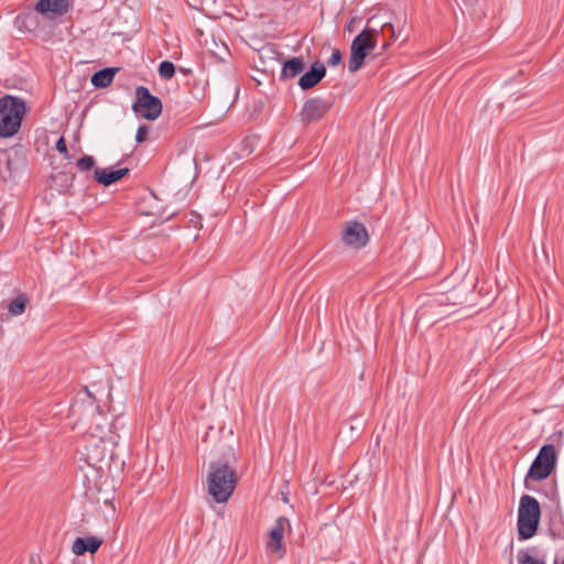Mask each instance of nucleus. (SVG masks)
I'll return each mask as SVG.
<instances>
[{
    "label": "nucleus",
    "mask_w": 564,
    "mask_h": 564,
    "mask_svg": "<svg viewBox=\"0 0 564 564\" xmlns=\"http://www.w3.org/2000/svg\"><path fill=\"white\" fill-rule=\"evenodd\" d=\"M70 7L69 0H39L35 10L43 15L58 18L65 15Z\"/></svg>",
    "instance_id": "12"
},
{
    "label": "nucleus",
    "mask_w": 564,
    "mask_h": 564,
    "mask_svg": "<svg viewBox=\"0 0 564 564\" xmlns=\"http://www.w3.org/2000/svg\"><path fill=\"white\" fill-rule=\"evenodd\" d=\"M148 132L149 130L145 126H140L137 130L135 141L139 143L143 142L148 137Z\"/></svg>",
    "instance_id": "25"
},
{
    "label": "nucleus",
    "mask_w": 564,
    "mask_h": 564,
    "mask_svg": "<svg viewBox=\"0 0 564 564\" xmlns=\"http://www.w3.org/2000/svg\"><path fill=\"white\" fill-rule=\"evenodd\" d=\"M325 75L326 73H304L299 80V85L302 89H310L317 85Z\"/></svg>",
    "instance_id": "16"
},
{
    "label": "nucleus",
    "mask_w": 564,
    "mask_h": 564,
    "mask_svg": "<svg viewBox=\"0 0 564 564\" xmlns=\"http://www.w3.org/2000/svg\"><path fill=\"white\" fill-rule=\"evenodd\" d=\"M321 54L326 58V64L330 67L338 66L343 59L340 50L336 47L324 46Z\"/></svg>",
    "instance_id": "15"
},
{
    "label": "nucleus",
    "mask_w": 564,
    "mask_h": 564,
    "mask_svg": "<svg viewBox=\"0 0 564 564\" xmlns=\"http://www.w3.org/2000/svg\"><path fill=\"white\" fill-rule=\"evenodd\" d=\"M341 238L346 246L360 249L367 245L369 235L362 223L350 220L343 225Z\"/></svg>",
    "instance_id": "9"
},
{
    "label": "nucleus",
    "mask_w": 564,
    "mask_h": 564,
    "mask_svg": "<svg viewBox=\"0 0 564 564\" xmlns=\"http://www.w3.org/2000/svg\"><path fill=\"white\" fill-rule=\"evenodd\" d=\"M299 73H281V79L286 80L288 78L295 77Z\"/></svg>",
    "instance_id": "30"
},
{
    "label": "nucleus",
    "mask_w": 564,
    "mask_h": 564,
    "mask_svg": "<svg viewBox=\"0 0 564 564\" xmlns=\"http://www.w3.org/2000/svg\"><path fill=\"white\" fill-rule=\"evenodd\" d=\"M95 165V159L90 155H84L77 160L76 166L79 171H89Z\"/></svg>",
    "instance_id": "22"
},
{
    "label": "nucleus",
    "mask_w": 564,
    "mask_h": 564,
    "mask_svg": "<svg viewBox=\"0 0 564 564\" xmlns=\"http://www.w3.org/2000/svg\"><path fill=\"white\" fill-rule=\"evenodd\" d=\"M130 170L128 167L119 169V170H110V169H96L94 171V178L104 186H109L117 181L121 180L126 175H128Z\"/></svg>",
    "instance_id": "14"
},
{
    "label": "nucleus",
    "mask_w": 564,
    "mask_h": 564,
    "mask_svg": "<svg viewBox=\"0 0 564 564\" xmlns=\"http://www.w3.org/2000/svg\"><path fill=\"white\" fill-rule=\"evenodd\" d=\"M332 102L322 98L308 99L302 109V120L305 123L322 119L330 109Z\"/></svg>",
    "instance_id": "11"
},
{
    "label": "nucleus",
    "mask_w": 564,
    "mask_h": 564,
    "mask_svg": "<svg viewBox=\"0 0 564 564\" xmlns=\"http://www.w3.org/2000/svg\"><path fill=\"white\" fill-rule=\"evenodd\" d=\"M379 33L377 30H362L351 42L348 70H358L365 58L375 50Z\"/></svg>",
    "instance_id": "5"
},
{
    "label": "nucleus",
    "mask_w": 564,
    "mask_h": 564,
    "mask_svg": "<svg viewBox=\"0 0 564 564\" xmlns=\"http://www.w3.org/2000/svg\"><path fill=\"white\" fill-rule=\"evenodd\" d=\"M85 402V398L84 397H77L74 401V403L72 404L70 406V412L74 414V415H77V414H82V408H83V404Z\"/></svg>",
    "instance_id": "23"
},
{
    "label": "nucleus",
    "mask_w": 564,
    "mask_h": 564,
    "mask_svg": "<svg viewBox=\"0 0 564 564\" xmlns=\"http://www.w3.org/2000/svg\"><path fill=\"white\" fill-rule=\"evenodd\" d=\"M85 398H87L89 403V409L93 413V422L88 429L87 438L89 440H98V441H108L111 435L110 431V422L107 416L101 413H97L96 406L94 404V399L85 388Z\"/></svg>",
    "instance_id": "8"
},
{
    "label": "nucleus",
    "mask_w": 564,
    "mask_h": 564,
    "mask_svg": "<svg viewBox=\"0 0 564 564\" xmlns=\"http://www.w3.org/2000/svg\"><path fill=\"white\" fill-rule=\"evenodd\" d=\"M104 543L101 538L86 536L76 538L72 545V551L76 555H84L86 552L95 553Z\"/></svg>",
    "instance_id": "13"
},
{
    "label": "nucleus",
    "mask_w": 564,
    "mask_h": 564,
    "mask_svg": "<svg viewBox=\"0 0 564 564\" xmlns=\"http://www.w3.org/2000/svg\"><path fill=\"white\" fill-rule=\"evenodd\" d=\"M517 557L518 564H545L543 560L533 557L525 550H520Z\"/></svg>",
    "instance_id": "21"
},
{
    "label": "nucleus",
    "mask_w": 564,
    "mask_h": 564,
    "mask_svg": "<svg viewBox=\"0 0 564 564\" xmlns=\"http://www.w3.org/2000/svg\"><path fill=\"white\" fill-rule=\"evenodd\" d=\"M386 30H388L391 33V37H398L401 34V30H399L397 33L393 24H391V23L383 24L382 32H384Z\"/></svg>",
    "instance_id": "26"
},
{
    "label": "nucleus",
    "mask_w": 564,
    "mask_h": 564,
    "mask_svg": "<svg viewBox=\"0 0 564 564\" xmlns=\"http://www.w3.org/2000/svg\"><path fill=\"white\" fill-rule=\"evenodd\" d=\"M25 102L13 96L0 98V137H13L21 128L25 115Z\"/></svg>",
    "instance_id": "2"
},
{
    "label": "nucleus",
    "mask_w": 564,
    "mask_h": 564,
    "mask_svg": "<svg viewBox=\"0 0 564 564\" xmlns=\"http://www.w3.org/2000/svg\"><path fill=\"white\" fill-rule=\"evenodd\" d=\"M132 110L141 118L155 120L162 113V101L159 97L151 95L147 87L139 86L135 89Z\"/></svg>",
    "instance_id": "7"
},
{
    "label": "nucleus",
    "mask_w": 564,
    "mask_h": 564,
    "mask_svg": "<svg viewBox=\"0 0 564 564\" xmlns=\"http://www.w3.org/2000/svg\"><path fill=\"white\" fill-rule=\"evenodd\" d=\"M55 148L61 154H63L65 158H68V150L64 137H61L57 140Z\"/></svg>",
    "instance_id": "24"
},
{
    "label": "nucleus",
    "mask_w": 564,
    "mask_h": 564,
    "mask_svg": "<svg viewBox=\"0 0 564 564\" xmlns=\"http://www.w3.org/2000/svg\"><path fill=\"white\" fill-rule=\"evenodd\" d=\"M259 77H252V80L256 83L257 86L261 85L263 80H270L271 79V73H259Z\"/></svg>",
    "instance_id": "27"
},
{
    "label": "nucleus",
    "mask_w": 564,
    "mask_h": 564,
    "mask_svg": "<svg viewBox=\"0 0 564 564\" xmlns=\"http://www.w3.org/2000/svg\"><path fill=\"white\" fill-rule=\"evenodd\" d=\"M236 454L232 448H229L223 459L209 464L207 475L208 494L218 503L227 502L236 488Z\"/></svg>",
    "instance_id": "1"
},
{
    "label": "nucleus",
    "mask_w": 564,
    "mask_h": 564,
    "mask_svg": "<svg viewBox=\"0 0 564 564\" xmlns=\"http://www.w3.org/2000/svg\"><path fill=\"white\" fill-rule=\"evenodd\" d=\"M215 50H210V56L218 59L221 63H226L230 57L228 47L221 43L220 45L215 43Z\"/></svg>",
    "instance_id": "19"
},
{
    "label": "nucleus",
    "mask_w": 564,
    "mask_h": 564,
    "mask_svg": "<svg viewBox=\"0 0 564 564\" xmlns=\"http://www.w3.org/2000/svg\"><path fill=\"white\" fill-rule=\"evenodd\" d=\"M290 527V522L285 517H279L273 527L269 532V540L267 541V552L276 554L278 557H282L285 553V547L283 546L282 540L284 535V531Z\"/></svg>",
    "instance_id": "10"
},
{
    "label": "nucleus",
    "mask_w": 564,
    "mask_h": 564,
    "mask_svg": "<svg viewBox=\"0 0 564 564\" xmlns=\"http://www.w3.org/2000/svg\"><path fill=\"white\" fill-rule=\"evenodd\" d=\"M158 70H175V66L170 61H163L160 65Z\"/></svg>",
    "instance_id": "28"
},
{
    "label": "nucleus",
    "mask_w": 564,
    "mask_h": 564,
    "mask_svg": "<svg viewBox=\"0 0 564 564\" xmlns=\"http://www.w3.org/2000/svg\"><path fill=\"white\" fill-rule=\"evenodd\" d=\"M175 73H160L161 77L165 80L171 79Z\"/></svg>",
    "instance_id": "31"
},
{
    "label": "nucleus",
    "mask_w": 564,
    "mask_h": 564,
    "mask_svg": "<svg viewBox=\"0 0 564 564\" xmlns=\"http://www.w3.org/2000/svg\"><path fill=\"white\" fill-rule=\"evenodd\" d=\"M28 297L24 294H20L18 297H15L13 301L10 302L8 306V311L10 315L18 316L21 315L26 306Z\"/></svg>",
    "instance_id": "17"
},
{
    "label": "nucleus",
    "mask_w": 564,
    "mask_h": 564,
    "mask_svg": "<svg viewBox=\"0 0 564 564\" xmlns=\"http://www.w3.org/2000/svg\"><path fill=\"white\" fill-rule=\"evenodd\" d=\"M541 508L538 500L529 495L520 498L518 510V534L520 540L532 538L539 528Z\"/></svg>",
    "instance_id": "3"
},
{
    "label": "nucleus",
    "mask_w": 564,
    "mask_h": 564,
    "mask_svg": "<svg viewBox=\"0 0 564 564\" xmlns=\"http://www.w3.org/2000/svg\"><path fill=\"white\" fill-rule=\"evenodd\" d=\"M115 74L116 73H94L91 76V84L96 88H105L112 83Z\"/></svg>",
    "instance_id": "18"
},
{
    "label": "nucleus",
    "mask_w": 564,
    "mask_h": 564,
    "mask_svg": "<svg viewBox=\"0 0 564 564\" xmlns=\"http://www.w3.org/2000/svg\"><path fill=\"white\" fill-rule=\"evenodd\" d=\"M556 466L555 447L552 444L543 445L533 459L524 479L527 489H531L530 481H540L547 478Z\"/></svg>",
    "instance_id": "4"
},
{
    "label": "nucleus",
    "mask_w": 564,
    "mask_h": 564,
    "mask_svg": "<svg viewBox=\"0 0 564 564\" xmlns=\"http://www.w3.org/2000/svg\"><path fill=\"white\" fill-rule=\"evenodd\" d=\"M100 70H121V68H120V67L112 66V67H104V68H101Z\"/></svg>",
    "instance_id": "32"
},
{
    "label": "nucleus",
    "mask_w": 564,
    "mask_h": 564,
    "mask_svg": "<svg viewBox=\"0 0 564 564\" xmlns=\"http://www.w3.org/2000/svg\"><path fill=\"white\" fill-rule=\"evenodd\" d=\"M84 452L85 463L94 468L97 474H104L105 469L110 466L112 459V451L107 448L108 444L113 445V437L108 441H98L87 438Z\"/></svg>",
    "instance_id": "6"
},
{
    "label": "nucleus",
    "mask_w": 564,
    "mask_h": 564,
    "mask_svg": "<svg viewBox=\"0 0 564 564\" xmlns=\"http://www.w3.org/2000/svg\"><path fill=\"white\" fill-rule=\"evenodd\" d=\"M304 62L299 57L290 58L281 64V70H304Z\"/></svg>",
    "instance_id": "20"
},
{
    "label": "nucleus",
    "mask_w": 564,
    "mask_h": 564,
    "mask_svg": "<svg viewBox=\"0 0 564 564\" xmlns=\"http://www.w3.org/2000/svg\"><path fill=\"white\" fill-rule=\"evenodd\" d=\"M308 70H326V64L321 61H316L310 66Z\"/></svg>",
    "instance_id": "29"
},
{
    "label": "nucleus",
    "mask_w": 564,
    "mask_h": 564,
    "mask_svg": "<svg viewBox=\"0 0 564 564\" xmlns=\"http://www.w3.org/2000/svg\"><path fill=\"white\" fill-rule=\"evenodd\" d=\"M178 70L184 72V70H188V69L184 68V67H180Z\"/></svg>",
    "instance_id": "34"
},
{
    "label": "nucleus",
    "mask_w": 564,
    "mask_h": 564,
    "mask_svg": "<svg viewBox=\"0 0 564 564\" xmlns=\"http://www.w3.org/2000/svg\"><path fill=\"white\" fill-rule=\"evenodd\" d=\"M12 161L10 159L7 160V167L9 171H11V167H12Z\"/></svg>",
    "instance_id": "33"
}]
</instances>
